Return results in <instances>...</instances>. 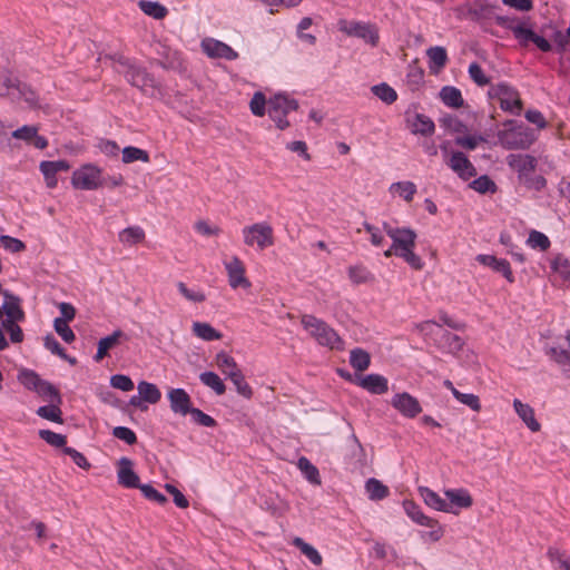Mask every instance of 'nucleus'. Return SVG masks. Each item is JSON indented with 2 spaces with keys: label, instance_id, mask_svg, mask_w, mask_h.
<instances>
[{
  "label": "nucleus",
  "instance_id": "1",
  "mask_svg": "<svg viewBox=\"0 0 570 570\" xmlns=\"http://www.w3.org/2000/svg\"><path fill=\"white\" fill-rule=\"evenodd\" d=\"M387 235L393 240L395 256L402 257L413 269L423 267L422 259L414 253L416 234L410 228H392L385 225Z\"/></svg>",
  "mask_w": 570,
  "mask_h": 570
},
{
  "label": "nucleus",
  "instance_id": "2",
  "mask_svg": "<svg viewBox=\"0 0 570 570\" xmlns=\"http://www.w3.org/2000/svg\"><path fill=\"white\" fill-rule=\"evenodd\" d=\"M303 327L313 336L318 344L331 350H343V341L337 333L325 322L313 315H303L301 318Z\"/></svg>",
  "mask_w": 570,
  "mask_h": 570
},
{
  "label": "nucleus",
  "instance_id": "3",
  "mask_svg": "<svg viewBox=\"0 0 570 570\" xmlns=\"http://www.w3.org/2000/svg\"><path fill=\"white\" fill-rule=\"evenodd\" d=\"M244 242L247 246L265 249L274 245V230L267 223H256L243 229Z\"/></svg>",
  "mask_w": 570,
  "mask_h": 570
},
{
  "label": "nucleus",
  "instance_id": "4",
  "mask_svg": "<svg viewBox=\"0 0 570 570\" xmlns=\"http://www.w3.org/2000/svg\"><path fill=\"white\" fill-rule=\"evenodd\" d=\"M298 108L296 100L288 99L284 95H275L268 101V115L276 122V126L284 130L289 126V122L285 119V116L293 110Z\"/></svg>",
  "mask_w": 570,
  "mask_h": 570
},
{
  "label": "nucleus",
  "instance_id": "5",
  "mask_svg": "<svg viewBox=\"0 0 570 570\" xmlns=\"http://www.w3.org/2000/svg\"><path fill=\"white\" fill-rule=\"evenodd\" d=\"M71 184L77 189H97L102 186L101 169L90 164L83 165L73 171Z\"/></svg>",
  "mask_w": 570,
  "mask_h": 570
},
{
  "label": "nucleus",
  "instance_id": "6",
  "mask_svg": "<svg viewBox=\"0 0 570 570\" xmlns=\"http://www.w3.org/2000/svg\"><path fill=\"white\" fill-rule=\"evenodd\" d=\"M499 138L505 149H525L534 140L530 130L522 127L504 130L500 134Z\"/></svg>",
  "mask_w": 570,
  "mask_h": 570
},
{
  "label": "nucleus",
  "instance_id": "7",
  "mask_svg": "<svg viewBox=\"0 0 570 570\" xmlns=\"http://www.w3.org/2000/svg\"><path fill=\"white\" fill-rule=\"evenodd\" d=\"M338 29L342 32L346 33L347 36L362 38L372 46H376L379 41L377 29L370 23L355 21L350 22L347 20L342 19L338 21Z\"/></svg>",
  "mask_w": 570,
  "mask_h": 570
},
{
  "label": "nucleus",
  "instance_id": "8",
  "mask_svg": "<svg viewBox=\"0 0 570 570\" xmlns=\"http://www.w3.org/2000/svg\"><path fill=\"white\" fill-rule=\"evenodd\" d=\"M391 405L407 419H414L422 412L419 400L407 392L396 393L391 400Z\"/></svg>",
  "mask_w": 570,
  "mask_h": 570
},
{
  "label": "nucleus",
  "instance_id": "9",
  "mask_svg": "<svg viewBox=\"0 0 570 570\" xmlns=\"http://www.w3.org/2000/svg\"><path fill=\"white\" fill-rule=\"evenodd\" d=\"M507 163L511 169L518 173L519 181L534 174L537 168V159L531 155L511 154L507 157Z\"/></svg>",
  "mask_w": 570,
  "mask_h": 570
},
{
  "label": "nucleus",
  "instance_id": "10",
  "mask_svg": "<svg viewBox=\"0 0 570 570\" xmlns=\"http://www.w3.org/2000/svg\"><path fill=\"white\" fill-rule=\"evenodd\" d=\"M228 283L232 288L243 287L245 289L252 286V283L246 277L245 265L238 257H233L230 262L225 264Z\"/></svg>",
  "mask_w": 570,
  "mask_h": 570
},
{
  "label": "nucleus",
  "instance_id": "11",
  "mask_svg": "<svg viewBox=\"0 0 570 570\" xmlns=\"http://www.w3.org/2000/svg\"><path fill=\"white\" fill-rule=\"evenodd\" d=\"M497 96L500 101L501 109L504 111L520 114L522 109V100L515 89L507 85H499L497 87Z\"/></svg>",
  "mask_w": 570,
  "mask_h": 570
},
{
  "label": "nucleus",
  "instance_id": "12",
  "mask_svg": "<svg viewBox=\"0 0 570 570\" xmlns=\"http://www.w3.org/2000/svg\"><path fill=\"white\" fill-rule=\"evenodd\" d=\"M2 294L4 302L0 306V320L6 315V320L24 321L26 313L21 307V299L7 291Z\"/></svg>",
  "mask_w": 570,
  "mask_h": 570
},
{
  "label": "nucleus",
  "instance_id": "13",
  "mask_svg": "<svg viewBox=\"0 0 570 570\" xmlns=\"http://www.w3.org/2000/svg\"><path fill=\"white\" fill-rule=\"evenodd\" d=\"M202 47L206 55L212 58H225L227 60H234L238 57V53L233 48L218 40H204Z\"/></svg>",
  "mask_w": 570,
  "mask_h": 570
},
{
  "label": "nucleus",
  "instance_id": "14",
  "mask_svg": "<svg viewBox=\"0 0 570 570\" xmlns=\"http://www.w3.org/2000/svg\"><path fill=\"white\" fill-rule=\"evenodd\" d=\"M118 483L125 488H138L139 476L134 471V463L128 458L118 461Z\"/></svg>",
  "mask_w": 570,
  "mask_h": 570
},
{
  "label": "nucleus",
  "instance_id": "15",
  "mask_svg": "<svg viewBox=\"0 0 570 570\" xmlns=\"http://www.w3.org/2000/svg\"><path fill=\"white\" fill-rule=\"evenodd\" d=\"M115 71L121 73L135 87L145 90L147 87H154V79L146 72L145 69L134 65L128 71H122L115 66Z\"/></svg>",
  "mask_w": 570,
  "mask_h": 570
},
{
  "label": "nucleus",
  "instance_id": "16",
  "mask_svg": "<svg viewBox=\"0 0 570 570\" xmlns=\"http://www.w3.org/2000/svg\"><path fill=\"white\" fill-rule=\"evenodd\" d=\"M448 165L463 179H469L476 175L474 166L461 151L453 153Z\"/></svg>",
  "mask_w": 570,
  "mask_h": 570
},
{
  "label": "nucleus",
  "instance_id": "17",
  "mask_svg": "<svg viewBox=\"0 0 570 570\" xmlns=\"http://www.w3.org/2000/svg\"><path fill=\"white\" fill-rule=\"evenodd\" d=\"M170 409L173 412L187 415L191 411V400L188 393L183 389H173L168 392Z\"/></svg>",
  "mask_w": 570,
  "mask_h": 570
},
{
  "label": "nucleus",
  "instance_id": "18",
  "mask_svg": "<svg viewBox=\"0 0 570 570\" xmlns=\"http://www.w3.org/2000/svg\"><path fill=\"white\" fill-rule=\"evenodd\" d=\"M69 169L70 165L66 160L42 161L40 164V170L45 176L46 185L48 188H55L57 186V174L59 171H68Z\"/></svg>",
  "mask_w": 570,
  "mask_h": 570
},
{
  "label": "nucleus",
  "instance_id": "19",
  "mask_svg": "<svg viewBox=\"0 0 570 570\" xmlns=\"http://www.w3.org/2000/svg\"><path fill=\"white\" fill-rule=\"evenodd\" d=\"M406 124L409 129L415 135L431 136L435 130L432 119L422 114L407 116Z\"/></svg>",
  "mask_w": 570,
  "mask_h": 570
},
{
  "label": "nucleus",
  "instance_id": "20",
  "mask_svg": "<svg viewBox=\"0 0 570 570\" xmlns=\"http://www.w3.org/2000/svg\"><path fill=\"white\" fill-rule=\"evenodd\" d=\"M127 340L128 336L121 330H116L112 332L111 335L101 338L98 342V350L97 354L95 355V361L100 362L107 356L109 350L118 346L121 343V341Z\"/></svg>",
  "mask_w": 570,
  "mask_h": 570
},
{
  "label": "nucleus",
  "instance_id": "21",
  "mask_svg": "<svg viewBox=\"0 0 570 570\" xmlns=\"http://www.w3.org/2000/svg\"><path fill=\"white\" fill-rule=\"evenodd\" d=\"M478 261L484 265L491 267L493 271L501 273L508 282L513 283L514 277L507 259H499L493 255H479Z\"/></svg>",
  "mask_w": 570,
  "mask_h": 570
},
{
  "label": "nucleus",
  "instance_id": "22",
  "mask_svg": "<svg viewBox=\"0 0 570 570\" xmlns=\"http://www.w3.org/2000/svg\"><path fill=\"white\" fill-rule=\"evenodd\" d=\"M551 269L554 281H559L563 286H570V262L562 255L556 256L551 261Z\"/></svg>",
  "mask_w": 570,
  "mask_h": 570
},
{
  "label": "nucleus",
  "instance_id": "23",
  "mask_svg": "<svg viewBox=\"0 0 570 570\" xmlns=\"http://www.w3.org/2000/svg\"><path fill=\"white\" fill-rule=\"evenodd\" d=\"M358 385L373 394H383L389 390L387 380L379 374H368L362 377Z\"/></svg>",
  "mask_w": 570,
  "mask_h": 570
},
{
  "label": "nucleus",
  "instance_id": "24",
  "mask_svg": "<svg viewBox=\"0 0 570 570\" xmlns=\"http://www.w3.org/2000/svg\"><path fill=\"white\" fill-rule=\"evenodd\" d=\"M513 406L518 415L532 432H538L540 430L541 425L535 420L534 411L529 404H524L520 400H514Z\"/></svg>",
  "mask_w": 570,
  "mask_h": 570
},
{
  "label": "nucleus",
  "instance_id": "25",
  "mask_svg": "<svg viewBox=\"0 0 570 570\" xmlns=\"http://www.w3.org/2000/svg\"><path fill=\"white\" fill-rule=\"evenodd\" d=\"M419 491L425 504H428L432 509L443 512H451V504H449L445 500H443L438 493H435L431 489L420 488Z\"/></svg>",
  "mask_w": 570,
  "mask_h": 570
},
{
  "label": "nucleus",
  "instance_id": "26",
  "mask_svg": "<svg viewBox=\"0 0 570 570\" xmlns=\"http://www.w3.org/2000/svg\"><path fill=\"white\" fill-rule=\"evenodd\" d=\"M426 56L430 61V69L439 72L448 62V53L443 47H431L426 50Z\"/></svg>",
  "mask_w": 570,
  "mask_h": 570
},
{
  "label": "nucleus",
  "instance_id": "27",
  "mask_svg": "<svg viewBox=\"0 0 570 570\" xmlns=\"http://www.w3.org/2000/svg\"><path fill=\"white\" fill-rule=\"evenodd\" d=\"M48 403H49L48 405L40 406L37 410V414L45 420H48V421H51V422H55L58 424H62L63 419H62V411L60 409L61 403H57V402H48Z\"/></svg>",
  "mask_w": 570,
  "mask_h": 570
},
{
  "label": "nucleus",
  "instance_id": "28",
  "mask_svg": "<svg viewBox=\"0 0 570 570\" xmlns=\"http://www.w3.org/2000/svg\"><path fill=\"white\" fill-rule=\"evenodd\" d=\"M365 490L368 494V498L373 501L383 500L390 494L389 488L380 480L374 478H371L366 481Z\"/></svg>",
  "mask_w": 570,
  "mask_h": 570
},
{
  "label": "nucleus",
  "instance_id": "29",
  "mask_svg": "<svg viewBox=\"0 0 570 570\" xmlns=\"http://www.w3.org/2000/svg\"><path fill=\"white\" fill-rule=\"evenodd\" d=\"M440 98L451 108H461L464 104L461 91L455 87H443L440 91Z\"/></svg>",
  "mask_w": 570,
  "mask_h": 570
},
{
  "label": "nucleus",
  "instance_id": "30",
  "mask_svg": "<svg viewBox=\"0 0 570 570\" xmlns=\"http://www.w3.org/2000/svg\"><path fill=\"white\" fill-rule=\"evenodd\" d=\"M138 6L145 14L154 19H164L168 13L167 8L156 1L140 0Z\"/></svg>",
  "mask_w": 570,
  "mask_h": 570
},
{
  "label": "nucleus",
  "instance_id": "31",
  "mask_svg": "<svg viewBox=\"0 0 570 570\" xmlns=\"http://www.w3.org/2000/svg\"><path fill=\"white\" fill-rule=\"evenodd\" d=\"M292 543L301 550V552L314 564L321 566L323 562V558L320 552L312 547L309 543L305 542L302 538H294Z\"/></svg>",
  "mask_w": 570,
  "mask_h": 570
},
{
  "label": "nucleus",
  "instance_id": "32",
  "mask_svg": "<svg viewBox=\"0 0 570 570\" xmlns=\"http://www.w3.org/2000/svg\"><path fill=\"white\" fill-rule=\"evenodd\" d=\"M194 334L204 341H216L222 338V333L216 331L210 324L195 322L193 324Z\"/></svg>",
  "mask_w": 570,
  "mask_h": 570
},
{
  "label": "nucleus",
  "instance_id": "33",
  "mask_svg": "<svg viewBox=\"0 0 570 570\" xmlns=\"http://www.w3.org/2000/svg\"><path fill=\"white\" fill-rule=\"evenodd\" d=\"M137 389L140 399L150 404L157 403L161 397V393L158 387L155 384L148 383L146 381L139 382Z\"/></svg>",
  "mask_w": 570,
  "mask_h": 570
},
{
  "label": "nucleus",
  "instance_id": "34",
  "mask_svg": "<svg viewBox=\"0 0 570 570\" xmlns=\"http://www.w3.org/2000/svg\"><path fill=\"white\" fill-rule=\"evenodd\" d=\"M20 322L21 321L3 320L0 326L2 327V333L7 332L10 337V342L13 344H20L24 340L23 331L19 325Z\"/></svg>",
  "mask_w": 570,
  "mask_h": 570
},
{
  "label": "nucleus",
  "instance_id": "35",
  "mask_svg": "<svg viewBox=\"0 0 570 570\" xmlns=\"http://www.w3.org/2000/svg\"><path fill=\"white\" fill-rule=\"evenodd\" d=\"M445 495L450 500L449 504H451V508L453 505H456L459 508H469L472 505V498L464 490H449L445 491ZM451 512H453L452 509Z\"/></svg>",
  "mask_w": 570,
  "mask_h": 570
},
{
  "label": "nucleus",
  "instance_id": "36",
  "mask_svg": "<svg viewBox=\"0 0 570 570\" xmlns=\"http://www.w3.org/2000/svg\"><path fill=\"white\" fill-rule=\"evenodd\" d=\"M350 363L355 371L363 372L368 368L371 356L366 351L355 348L351 352Z\"/></svg>",
  "mask_w": 570,
  "mask_h": 570
},
{
  "label": "nucleus",
  "instance_id": "37",
  "mask_svg": "<svg viewBox=\"0 0 570 570\" xmlns=\"http://www.w3.org/2000/svg\"><path fill=\"white\" fill-rule=\"evenodd\" d=\"M509 28L513 32V36L519 41V43L523 47H528L531 43L535 33L531 29L527 28L523 23L511 22Z\"/></svg>",
  "mask_w": 570,
  "mask_h": 570
},
{
  "label": "nucleus",
  "instance_id": "38",
  "mask_svg": "<svg viewBox=\"0 0 570 570\" xmlns=\"http://www.w3.org/2000/svg\"><path fill=\"white\" fill-rule=\"evenodd\" d=\"M144 239L145 232L140 227H128L119 234V240L127 246L136 245L141 243Z\"/></svg>",
  "mask_w": 570,
  "mask_h": 570
},
{
  "label": "nucleus",
  "instance_id": "39",
  "mask_svg": "<svg viewBox=\"0 0 570 570\" xmlns=\"http://www.w3.org/2000/svg\"><path fill=\"white\" fill-rule=\"evenodd\" d=\"M216 365L227 377L230 376V373H237L240 371L236 361L225 352H219L216 355Z\"/></svg>",
  "mask_w": 570,
  "mask_h": 570
},
{
  "label": "nucleus",
  "instance_id": "40",
  "mask_svg": "<svg viewBox=\"0 0 570 570\" xmlns=\"http://www.w3.org/2000/svg\"><path fill=\"white\" fill-rule=\"evenodd\" d=\"M150 160L149 154L140 148L137 147H125L122 149V163L124 164H130L134 161H142L148 163Z\"/></svg>",
  "mask_w": 570,
  "mask_h": 570
},
{
  "label": "nucleus",
  "instance_id": "41",
  "mask_svg": "<svg viewBox=\"0 0 570 570\" xmlns=\"http://www.w3.org/2000/svg\"><path fill=\"white\" fill-rule=\"evenodd\" d=\"M36 393L45 401V402H57L62 403L61 395L59 391L49 382L43 381L42 384L38 387Z\"/></svg>",
  "mask_w": 570,
  "mask_h": 570
},
{
  "label": "nucleus",
  "instance_id": "42",
  "mask_svg": "<svg viewBox=\"0 0 570 570\" xmlns=\"http://www.w3.org/2000/svg\"><path fill=\"white\" fill-rule=\"evenodd\" d=\"M200 381L208 387L213 389L216 394L223 395L226 386L222 379L214 372H204L200 374Z\"/></svg>",
  "mask_w": 570,
  "mask_h": 570
},
{
  "label": "nucleus",
  "instance_id": "43",
  "mask_svg": "<svg viewBox=\"0 0 570 570\" xmlns=\"http://www.w3.org/2000/svg\"><path fill=\"white\" fill-rule=\"evenodd\" d=\"M298 469L305 474L306 479L313 484H321L318 470L308 459L302 456L297 462Z\"/></svg>",
  "mask_w": 570,
  "mask_h": 570
},
{
  "label": "nucleus",
  "instance_id": "44",
  "mask_svg": "<svg viewBox=\"0 0 570 570\" xmlns=\"http://www.w3.org/2000/svg\"><path fill=\"white\" fill-rule=\"evenodd\" d=\"M234 383L237 392L246 397L250 399L253 395V390L249 386V384L246 382L245 376L243 375L242 371L237 373H230V376L228 377Z\"/></svg>",
  "mask_w": 570,
  "mask_h": 570
},
{
  "label": "nucleus",
  "instance_id": "45",
  "mask_svg": "<svg viewBox=\"0 0 570 570\" xmlns=\"http://www.w3.org/2000/svg\"><path fill=\"white\" fill-rule=\"evenodd\" d=\"M406 511H407L409 515L413 519V521L417 522L421 525L434 528L436 524L435 520L426 517L412 502L407 503Z\"/></svg>",
  "mask_w": 570,
  "mask_h": 570
},
{
  "label": "nucleus",
  "instance_id": "46",
  "mask_svg": "<svg viewBox=\"0 0 570 570\" xmlns=\"http://www.w3.org/2000/svg\"><path fill=\"white\" fill-rule=\"evenodd\" d=\"M373 94L386 104H392L397 99L396 91L386 83H381L372 88Z\"/></svg>",
  "mask_w": 570,
  "mask_h": 570
},
{
  "label": "nucleus",
  "instance_id": "47",
  "mask_svg": "<svg viewBox=\"0 0 570 570\" xmlns=\"http://www.w3.org/2000/svg\"><path fill=\"white\" fill-rule=\"evenodd\" d=\"M391 190L397 193L406 202H411L416 193V186L411 181L395 183L391 186Z\"/></svg>",
  "mask_w": 570,
  "mask_h": 570
},
{
  "label": "nucleus",
  "instance_id": "48",
  "mask_svg": "<svg viewBox=\"0 0 570 570\" xmlns=\"http://www.w3.org/2000/svg\"><path fill=\"white\" fill-rule=\"evenodd\" d=\"M527 243L530 247L539 248L540 250H547L551 245L549 238L538 230L530 232Z\"/></svg>",
  "mask_w": 570,
  "mask_h": 570
},
{
  "label": "nucleus",
  "instance_id": "49",
  "mask_svg": "<svg viewBox=\"0 0 570 570\" xmlns=\"http://www.w3.org/2000/svg\"><path fill=\"white\" fill-rule=\"evenodd\" d=\"M19 380L24 387L35 392L43 382V380L32 371H23L20 373Z\"/></svg>",
  "mask_w": 570,
  "mask_h": 570
},
{
  "label": "nucleus",
  "instance_id": "50",
  "mask_svg": "<svg viewBox=\"0 0 570 570\" xmlns=\"http://www.w3.org/2000/svg\"><path fill=\"white\" fill-rule=\"evenodd\" d=\"M39 436L48 444L55 448H63L67 443V438L50 430H40Z\"/></svg>",
  "mask_w": 570,
  "mask_h": 570
},
{
  "label": "nucleus",
  "instance_id": "51",
  "mask_svg": "<svg viewBox=\"0 0 570 570\" xmlns=\"http://www.w3.org/2000/svg\"><path fill=\"white\" fill-rule=\"evenodd\" d=\"M348 275L354 284H363L372 279L371 273L362 266L350 267Z\"/></svg>",
  "mask_w": 570,
  "mask_h": 570
},
{
  "label": "nucleus",
  "instance_id": "52",
  "mask_svg": "<svg viewBox=\"0 0 570 570\" xmlns=\"http://www.w3.org/2000/svg\"><path fill=\"white\" fill-rule=\"evenodd\" d=\"M53 326H55L56 332L61 336V338L65 342L71 343L75 341V338H76L75 333L69 327L68 322H66L62 318H56Z\"/></svg>",
  "mask_w": 570,
  "mask_h": 570
},
{
  "label": "nucleus",
  "instance_id": "53",
  "mask_svg": "<svg viewBox=\"0 0 570 570\" xmlns=\"http://www.w3.org/2000/svg\"><path fill=\"white\" fill-rule=\"evenodd\" d=\"M455 399L475 412L481 411V403L475 394L455 392Z\"/></svg>",
  "mask_w": 570,
  "mask_h": 570
},
{
  "label": "nucleus",
  "instance_id": "54",
  "mask_svg": "<svg viewBox=\"0 0 570 570\" xmlns=\"http://www.w3.org/2000/svg\"><path fill=\"white\" fill-rule=\"evenodd\" d=\"M266 104L267 102H266V98H265L264 94H262L261 91H257L254 94V96L250 100L249 107H250L252 112L255 116L262 117L265 115Z\"/></svg>",
  "mask_w": 570,
  "mask_h": 570
},
{
  "label": "nucleus",
  "instance_id": "55",
  "mask_svg": "<svg viewBox=\"0 0 570 570\" xmlns=\"http://www.w3.org/2000/svg\"><path fill=\"white\" fill-rule=\"evenodd\" d=\"M472 188L479 193H487L492 191L494 193L497 190V186L492 179H490L488 176H481L472 181L471 184Z\"/></svg>",
  "mask_w": 570,
  "mask_h": 570
},
{
  "label": "nucleus",
  "instance_id": "56",
  "mask_svg": "<svg viewBox=\"0 0 570 570\" xmlns=\"http://www.w3.org/2000/svg\"><path fill=\"white\" fill-rule=\"evenodd\" d=\"M104 58L111 61L114 69L117 66L122 71H128L134 66L131 60L121 53L106 55Z\"/></svg>",
  "mask_w": 570,
  "mask_h": 570
},
{
  "label": "nucleus",
  "instance_id": "57",
  "mask_svg": "<svg viewBox=\"0 0 570 570\" xmlns=\"http://www.w3.org/2000/svg\"><path fill=\"white\" fill-rule=\"evenodd\" d=\"M110 384L112 387L121 390L124 392L131 391L134 389V382L127 375L116 374L111 376Z\"/></svg>",
  "mask_w": 570,
  "mask_h": 570
},
{
  "label": "nucleus",
  "instance_id": "58",
  "mask_svg": "<svg viewBox=\"0 0 570 570\" xmlns=\"http://www.w3.org/2000/svg\"><path fill=\"white\" fill-rule=\"evenodd\" d=\"M520 183L528 189L541 190L546 187L547 180L541 175L532 174L520 180Z\"/></svg>",
  "mask_w": 570,
  "mask_h": 570
},
{
  "label": "nucleus",
  "instance_id": "59",
  "mask_svg": "<svg viewBox=\"0 0 570 570\" xmlns=\"http://www.w3.org/2000/svg\"><path fill=\"white\" fill-rule=\"evenodd\" d=\"M0 244L3 248L11 253H19L26 248V245L20 239L4 235L0 237Z\"/></svg>",
  "mask_w": 570,
  "mask_h": 570
},
{
  "label": "nucleus",
  "instance_id": "60",
  "mask_svg": "<svg viewBox=\"0 0 570 570\" xmlns=\"http://www.w3.org/2000/svg\"><path fill=\"white\" fill-rule=\"evenodd\" d=\"M469 75L479 86H485L490 83V79L484 75L482 68L476 62L470 65Z\"/></svg>",
  "mask_w": 570,
  "mask_h": 570
},
{
  "label": "nucleus",
  "instance_id": "61",
  "mask_svg": "<svg viewBox=\"0 0 570 570\" xmlns=\"http://www.w3.org/2000/svg\"><path fill=\"white\" fill-rule=\"evenodd\" d=\"M112 434L115 438L125 441L129 445L135 444L137 442V436L135 432L125 426L115 428Z\"/></svg>",
  "mask_w": 570,
  "mask_h": 570
},
{
  "label": "nucleus",
  "instance_id": "62",
  "mask_svg": "<svg viewBox=\"0 0 570 570\" xmlns=\"http://www.w3.org/2000/svg\"><path fill=\"white\" fill-rule=\"evenodd\" d=\"M189 414L193 416L194 421L203 426L212 428L216 425V421L209 416L208 414L204 413L199 409H191Z\"/></svg>",
  "mask_w": 570,
  "mask_h": 570
},
{
  "label": "nucleus",
  "instance_id": "63",
  "mask_svg": "<svg viewBox=\"0 0 570 570\" xmlns=\"http://www.w3.org/2000/svg\"><path fill=\"white\" fill-rule=\"evenodd\" d=\"M138 488L141 490L144 495L151 501H155L159 504H164L167 501L166 497L151 485L144 484L139 485Z\"/></svg>",
  "mask_w": 570,
  "mask_h": 570
},
{
  "label": "nucleus",
  "instance_id": "64",
  "mask_svg": "<svg viewBox=\"0 0 570 570\" xmlns=\"http://www.w3.org/2000/svg\"><path fill=\"white\" fill-rule=\"evenodd\" d=\"M165 489L168 493H170L174 498L175 504L180 509H186L189 505L188 500L185 498V495L173 484L167 483L165 485Z\"/></svg>",
  "mask_w": 570,
  "mask_h": 570
}]
</instances>
